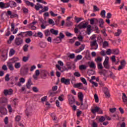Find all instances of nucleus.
Returning a JSON list of instances; mask_svg holds the SVG:
<instances>
[{"label":"nucleus","instance_id":"3c124183","mask_svg":"<svg viewBox=\"0 0 127 127\" xmlns=\"http://www.w3.org/2000/svg\"><path fill=\"white\" fill-rule=\"evenodd\" d=\"M109 46V43L107 41H104L103 43V48H106Z\"/></svg>","mask_w":127,"mask_h":127},{"label":"nucleus","instance_id":"5fc2aeb1","mask_svg":"<svg viewBox=\"0 0 127 127\" xmlns=\"http://www.w3.org/2000/svg\"><path fill=\"white\" fill-rule=\"evenodd\" d=\"M76 23H79V22H80V21H81V20H82V18H77V17H75L74 18Z\"/></svg>","mask_w":127,"mask_h":127},{"label":"nucleus","instance_id":"bb28decb","mask_svg":"<svg viewBox=\"0 0 127 127\" xmlns=\"http://www.w3.org/2000/svg\"><path fill=\"white\" fill-rule=\"evenodd\" d=\"M55 43H60L62 41V40L59 37H58L54 39Z\"/></svg>","mask_w":127,"mask_h":127},{"label":"nucleus","instance_id":"f3484780","mask_svg":"<svg viewBox=\"0 0 127 127\" xmlns=\"http://www.w3.org/2000/svg\"><path fill=\"white\" fill-rule=\"evenodd\" d=\"M40 8H43V6L39 3H37L36 5H35V9H36V10H39Z\"/></svg>","mask_w":127,"mask_h":127},{"label":"nucleus","instance_id":"473e14b6","mask_svg":"<svg viewBox=\"0 0 127 127\" xmlns=\"http://www.w3.org/2000/svg\"><path fill=\"white\" fill-rule=\"evenodd\" d=\"M47 45V44L45 42H41L40 43V46L41 47V48H45Z\"/></svg>","mask_w":127,"mask_h":127},{"label":"nucleus","instance_id":"f03ea898","mask_svg":"<svg viewBox=\"0 0 127 127\" xmlns=\"http://www.w3.org/2000/svg\"><path fill=\"white\" fill-rule=\"evenodd\" d=\"M88 24H89L88 22H86L85 23H84V22H81L78 24V27H79V29H85V28H87Z\"/></svg>","mask_w":127,"mask_h":127},{"label":"nucleus","instance_id":"a18cd8bd","mask_svg":"<svg viewBox=\"0 0 127 127\" xmlns=\"http://www.w3.org/2000/svg\"><path fill=\"white\" fill-rule=\"evenodd\" d=\"M87 69V66L84 65H81L79 66V69L80 70H86Z\"/></svg>","mask_w":127,"mask_h":127},{"label":"nucleus","instance_id":"dca6fc26","mask_svg":"<svg viewBox=\"0 0 127 127\" xmlns=\"http://www.w3.org/2000/svg\"><path fill=\"white\" fill-rule=\"evenodd\" d=\"M87 34L90 35L92 32V26L91 25H87Z\"/></svg>","mask_w":127,"mask_h":127},{"label":"nucleus","instance_id":"f704fd0d","mask_svg":"<svg viewBox=\"0 0 127 127\" xmlns=\"http://www.w3.org/2000/svg\"><path fill=\"white\" fill-rule=\"evenodd\" d=\"M106 73H107L106 69H103L99 71V74H100V75H104V76H106Z\"/></svg>","mask_w":127,"mask_h":127},{"label":"nucleus","instance_id":"393cba45","mask_svg":"<svg viewBox=\"0 0 127 127\" xmlns=\"http://www.w3.org/2000/svg\"><path fill=\"white\" fill-rule=\"evenodd\" d=\"M25 2L26 4H27V5H30L32 7H33L34 6V4L28 0H26Z\"/></svg>","mask_w":127,"mask_h":127},{"label":"nucleus","instance_id":"e2e57ef3","mask_svg":"<svg viewBox=\"0 0 127 127\" xmlns=\"http://www.w3.org/2000/svg\"><path fill=\"white\" fill-rule=\"evenodd\" d=\"M62 40L65 37V35H64L62 32L60 33V36L59 37Z\"/></svg>","mask_w":127,"mask_h":127},{"label":"nucleus","instance_id":"423d86ee","mask_svg":"<svg viewBox=\"0 0 127 127\" xmlns=\"http://www.w3.org/2000/svg\"><path fill=\"white\" fill-rule=\"evenodd\" d=\"M12 93H13V91L11 89H10L9 90L4 89L3 91V94L4 96H10L12 95Z\"/></svg>","mask_w":127,"mask_h":127},{"label":"nucleus","instance_id":"09e8293b","mask_svg":"<svg viewBox=\"0 0 127 127\" xmlns=\"http://www.w3.org/2000/svg\"><path fill=\"white\" fill-rule=\"evenodd\" d=\"M97 67L98 69H99V70H101V69L103 68V64H102V63H98Z\"/></svg>","mask_w":127,"mask_h":127},{"label":"nucleus","instance_id":"2eb2a0df","mask_svg":"<svg viewBox=\"0 0 127 127\" xmlns=\"http://www.w3.org/2000/svg\"><path fill=\"white\" fill-rule=\"evenodd\" d=\"M99 108L100 107H99L98 106H96L94 107V108H91V113H92V114H93V115H95L96 114V113H98V112H99Z\"/></svg>","mask_w":127,"mask_h":127},{"label":"nucleus","instance_id":"ddd939ff","mask_svg":"<svg viewBox=\"0 0 127 127\" xmlns=\"http://www.w3.org/2000/svg\"><path fill=\"white\" fill-rule=\"evenodd\" d=\"M9 6L11 7V8H13V7H16L17 6L16 2L13 1H9Z\"/></svg>","mask_w":127,"mask_h":127},{"label":"nucleus","instance_id":"ea45409f","mask_svg":"<svg viewBox=\"0 0 127 127\" xmlns=\"http://www.w3.org/2000/svg\"><path fill=\"white\" fill-rule=\"evenodd\" d=\"M29 28L32 30H35V29H36V27L33 25H32V24H30L29 25Z\"/></svg>","mask_w":127,"mask_h":127},{"label":"nucleus","instance_id":"9d476101","mask_svg":"<svg viewBox=\"0 0 127 127\" xmlns=\"http://www.w3.org/2000/svg\"><path fill=\"white\" fill-rule=\"evenodd\" d=\"M68 98L69 104H70V105L74 104V102H75V98L74 96H73L72 95H68Z\"/></svg>","mask_w":127,"mask_h":127},{"label":"nucleus","instance_id":"bf43d9fd","mask_svg":"<svg viewBox=\"0 0 127 127\" xmlns=\"http://www.w3.org/2000/svg\"><path fill=\"white\" fill-rule=\"evenodd\" d=\"M50 13L51 16H53V17L57 16V15H58V14L54 13V12L52 11H51L50 12Z\"/></svg>","mask_w":127,"mask_h":127},{"label":"nucleus","instance_id":"13d9d810","mask_svg":"<svg viewBox=\"0 0 127 127\" xmlns=\"http://www.w3.org/2000/svg\"><path fill=\"white\" fill-rule=\"evenodd\" d=\"M109 111H110V113H115V112H116V111H117V108H110L109 109Z\"/></svg>","mask_w":127,"mask_h":127},{"label":"nucleus","instance_id":"f257e3e1","mask_svg":"<svg viewBox=\"0 0 127 127\" xmlns=\"http://www.w3.org/2000/svg\"><path fill=\"white\" fill-rule=\"evenodd\" d=\"M22 43H23V40L22 38L17 37L15 39L14 44L15 45H17V46L21 45Z\"/></svg>","mask_w":127,"mask_h":127},{"label":"nucleus","instance_id":"e433bc0d","mask_svg":"<svg viewBox=\"0 0 127 127\" xmlns=\"http://www.w3.org/2000/svg\"><path fill=\"white\" fill-rule=\"evenodd\" d=\"M122 33V30L121 29H118L117 32L115 33V36H120L121 34Z\"/></svg>","mask_w":127,"mask_h":127},{"label":"nucleus","instance_id":"79ce46f5","mask_svg":"<svg viewBox=\"0 0 127 127\" xmlns=\"http://www.w3.org/2000/svg\"><path fill=\"white\" fill-rule=\"evenodd\" d=\"M12 104H13L14 106H16V105L18 104V99L16 98L14 99L12 101Z\"/></svg>","mask_w":127,"mask_h":127},{"label":"nucleus","instance_id":"8fccbe9b","mask_svg":"<svg viewBox=\"0 0 127 127\" xmlns=\"http://www.w3.org/2000/svg\"><path fill=\"white\" fill-rule=\"evenodd\" d=\"M93 10L94 11H100V8L96 5H93Z\"/></svg>","mask_w":127,"mask_h":127},{"label":"nucleus","instance_id":"6e6552de","mask_svg":"<svg viewBox=\"0 0 127 127\" xmlns=\"http://www.w3.org/2000/svg\"><path fill=\"white\" fill-rule=\"evenodd\" d=\"M41 75L42 79L45 80V79H46V77H47V75H48V71L45 70H43L41 72Z\"/></svg>","mask_w":127,"mask_h":127},{"label":"nucleus","instance_id":"a878e982","mask_svg":"<svg viewBox=\"0 0 127 127\" xmlns=\"http://www.w3.org/2000/svg\"><path fill=\"white\" fill-rule=\"evenodd\" d=\"M7 66L10 71H13L14 70V67H13V65L11 63L8 64Z\"/></svg>","mask_w":127,"mask_h":127},{"label":"nucleus","instance_id":"37998d69","mask_svg":"<svg viewBox=\"0 0 127 127\" xmlns=\"http://www.w3.org/2000/svg\"><path fill=\"white\" fill-rule=\"evenodd\" d=\"M10 78H9V74H6V75L5 76V81L6 82H8Z\"/></svg>","mask_w":127,"mask_h":127},{"label":"nucleus","instance_id":"338daca9","mask_svg":"<svg viewBox=\"0 0 127 127\" xmlns=\"http://www.w3.org/2000/svg\"><path fill=\"white\" fill-rule=\"evenodd\" d=\"M48 22L50 24H54V21L52 19H49L48 20Z\"/></svg>","mask_w":127,"mask_h":127},{"label":"nucleus","instance_id":"680f3d73","mask_svg":"<svg viewBox=\"0 0 127 127\" xmlns=\"http://www.w3.org/2000/svg\"><path fill=\"white\" fill-rule=\"evenodd\" d=\"M106 54H107V55H111V54H112V50L110 49H108L106 51Z\"/></svg>","mask_w":127,"mask_h":127},{"label":"nucleus","instance_id":"774afa93","mask_svg":"<svg viewBox=\"0 0 127 127\" xmlns=\"http://www.w3.org/2000/svg\"><path fill=\"white\" fill-rule=\"evenodd\" d=\"M23 11L24 13H27L28 12V9L25 7H23Z\"/></svg>","mask_w":127,"mask_h":127},{"label":"nucleus","instance_id":"49530a36","mask_svg":"<svg viewBox=\"0 0 127 127\" xmlns=\"http://www.w3.org/2000/svg\"><path fill=\"white\" fill-rule=\"evenodd\" d=\"M105 121H106V118H105V117L104 116H101L99 118L100 123H103V122H105Z\"/></svg>","mask_w":127,"mask_h":127},{"label":"nucleus","instance_id":"58836bf2","mask_svg":"<svg viewBox=\"0 0 127 127\" xmlns=\"http://www.w3.org/2000/svg\"><path fill=\"white\" fill-rule=\"evenodd\" d=\"M90 83H91L92 84L93 87H98V83L93 81L92 80H89Z\"/></svg>","mask_w":127,"mask_h":127},{"label":"nucleus","instance_id":"1a4fd4ad","mask_svg":"<svg viewBox=\"0 0 127 127\" xmlns=\"http://www.w3.org/2000/svg\"><path fill=\"white\" fill-rule=\"evenodd\" d=\"M25 83V79L23 77H21L19 79V81L16 83L15 85L18 86V87H21V84Z\"/></svg>","mask_w":127,"mask_h":127},{"label":"nucleus","instance_id":"cd10ccee","mask_svg":"<svg viewBox=\"0 0 127 127\" xmlns=\"http://www.w3.org/2000/svg\"><path fill=\"white\" fill-rule=\"evenodd\" d=\"M49 97H54L55 96V93L53 90H50L48 92Z\"/></svg>","mask_w":127,"mask_h":127},{"label":"nucleus","instance_id":"aec40b11","mask_svg":"<svg viewBox=\"0 0 127 127\" xmlns=\"http://www.w3.org/2000/svg\"><path fill=\"white\" fill-rule=\"evenodd\" d=\"M50 32H51V33H52V34H54V35L57 36V35H58L59 31H58V30H56L54 29H51L50 30Z\"/></svg>","mask_w":127,"mask_h":127},{"label":"nucleus","instance_id":"0eeeda50","mask_svg":"<svg viewBox=\"0 0 127 127\" xmlns=\"http://www.w3.org/2000/svg\"><path fill=\"white\" fill-rule=\"evenodd\" d=\"M61 82L64 85H70V79H66L64 77L61 78Z\"/></svg>","mask_w":127,"mask_h":127},{"label":"nucleus","instance_id":"412c9836","mask_svg":"<svg viewBox=\"0 0 127 127\" xmlns=\"http://www.w3.org/2000/svg\"><path fill=\"white\" fill-rule=\"evenodd\" d=\"M120 53V50L118 49H113L112 50V54H115V55H118Z\"/></svg>","mask_w":127,"mask_h":127},{"label":"nucleus","instance_id":"c756f323","mask_svg":"<svg viewBox=\"0 0 127 127\" xmlns=\"http://www.w3.org/2000/svg\"><path fill=\"white\" fill-rule=\"evenodd\" d=\"M44 33H45V36H49V35H51V32H50V30L49 31V30H46L44 31Z\"/></svg>","mask_w":127,"mask_h":127},{"label":"nucleus","instance_id":"a211bd4d","mask_svg":"<svg viewBox=\"0 0 127 127\" xmlns=\"http://www.w3.org/2000/svg\"><path fill=\"white\" fill-rule=\"evenodd\" d=\"M10 61L12 63H17V61H19V58H18V57H14L11 59Z\"/></svg>","mask_w":127,"mask_h":127},{"label":"nucleus","instance_id":"4c0bfd02","mask_svg":"<svg viewBox=\"0 0 127 127\" xmlns=\"http://www.w3.org/2000/svg\"><path fill=\"white\" fill-rule=\"evenodd\" d=\"M74 76H75V77H81V74L80 73V72L79 71H75L74 73H73Z\"/></svg>","mask_w":127,"mask_h":127},{"label":"nucleus","instance_id":"0e129e2a","mask_svg":"<svg viewBox=\"0 0 127 127\" xmlns=\"http://www.w3.org/2000/svg\"><path fill=\"white\" fill-rule=\"evenodd\" d=\"M0 8H5L4 3L3 2H0Z\"/></svg>","mask_w":127,"mask_h":127},{"label":"nucleus","instance_id":"b1692460","mask_svg":"<svg viewBox=\"0 0 127 127\" xmlns=\"http://www.w3.org/2000/svg\"><path fill=\"white\" fill-rule=\"evenodd\" d=\"M7 13L8 14V15H10V18H13V17H14V16H16V14H12V13L11 12V11L10 10H8L7 12Z\"/></svg>","mask_w":127,"mask_h":127},{"label":"nucleus","instance_id":"72a5a7b5","mask_svg":"<svg viewBox=\"0 0 127 127\" xmlns=\"http://www.w3.org/2000/svg\"><path fill=\"white\" fill-rule=\"evenodd\" d=\"M51 116L53 119V121H54L55 122H56L57 121V117H56V115L55 113H52Z\"/></svg>","mask_w":127,"mask_h":127},{"label":"nucleus","instance_id":"39448f33","mask_svg":"<svg viewBox=\"0 0 127 127\" xmlns=\"http://www.w3.org/2000/svg\"><path fill=\"white\" fill-rule=\"evenodd\" d=\"M40 22L41 24V28L42 29H45L46 28V26H47V21L43 20V19H40Z\"/></svg>","mask_w":127,"mask_h":127},{"label":"nucleus","instance_id":"5701e85b","mask_svg":"<svg viewBox=\"0 0 127 127\" xmlns=\"http://www.w3.org/2000/svg\"><path fill=\"white\" fill-rule=\"evenodd\" d=\"M14 67L15 69H19L21 67V64L19 62L16 63L14 64Z\"/></svg>","mask_w":127,"mask_h":127},{"label":"nucleus","instance_id":"864d4df0","mask_svg":"<svg viewBox=\"0 0 127 127\" xmlns=\"http://www.w3.org/2000/svg\"><path fill=\"white\" fill-rule=\"evenodd\" d=\"M94 99L95 100L96 103H99V97H98V95H94Z\"/></svg>","mask_w":127,"mask_h":127},{"label":"nucleus","instance_id":"69168bd1","mask_svg":"<svg viewBox=\"0 0 127 127\" xmlns=\"http://www.w3.org/2000/svg\"><path fill=\"white\" fill-rule=\"evenodd\" d=\"M65 24L67 26H71V25H72V22L70 21H68L66 22Z\"/></svg>","mask_w":127,"mask_h":127},{"label":"nucleus","instance_id":"4be33fe9","mask_svg":"<svg viewBox=\"0 0 127 127\" xmlns=\"http://www.w3.org/2000/svg\"><path fill=\"white\" fill-rule=\"evenodd\" d=\"M89 66L90 68H91L92 69H96V64H95V63L93 62H91Z\"/></svg>","mask_w":127,"mask_h":127},{"label":"nucleus","instance_id":"7c9ffc66","mask_svg":"<svg viewBox=\"0 0 127 127\" xmlns=\"http://www.w3.org/2000/svg\"><path fill=\"white\" fill-rule=\"evenodd\" d=\"M123 96L122 99H123L124 103H127V95H126V94H125V93H123Z\"/></svg>","mask_w":127,"mask_h":127},{"label":"nucleus","instance_id":"4d7b16f0","mask_svg":"<svg viewBox=\"0 0 127 127\" xmlns=\"http://www.w3.org/2000/svg\"><path fill=\"white\" fill-rule=\"evenodd\" d=\"M28 57H23L22 59V61L23 62H27L28 61Z\"/></svg>","mask_w":127,"mask_h":127},{"label":"nucleus","instance_id":"c03bdc74","mask_svg":"<svg viewBox=\"0 0 127 127\" xmlns=\"http://www.w3.org/2000/svg\"><path fill=\"white\" fill-rule=\"evenodd\" d=\"M23 50L25 52L28 51V45L26 44L23 46Z\"/></svg>","mask_w":127,"mask_h":127},{"label":"nucleus","instance_id":"9b49d317","mask_svg":"<svg viewBox=\"0 0 127 127\" xmlns=\"http://www.w3.org/2000/svg\"><path fill=\"white\" fill-rule=\"evenodd\" d=\"M40 75V71L39 70L37 69L35 72V74L33 75V78L34 80H37L38 77Z\"/></svg>","mask_w":127,"mask_h":127},{"label":"nucleus","instance_id":"f8f14e48","mask_svg":"<svg viewBox=\"0 0 127 127\" xmlns=\"http://www.w3.org/2000/svg\"><path fill=\"white\" fill-rule=\"evenodd\" d=\"M71 84L73 85V87L74 88H78V89H81V88H82V86H83V84L82 83L74 84L73 83V81H71Z\"/></svg>","mask_w":127,"mask_h":127},{"label":"nucleus","instance_id":"de8ad7c7","mask_svg":"<svg viewBox=\"0 0 127 127\" xmlns=\"http://www.w3.org/2000/svg\"><path fill=\"white\" fill-rule=\"evenodd\" d=\"M100 14L102 17H106V11L105 10H102Z\"/></svg>","mask_w":127,"mask_h":127},{"label":"nucleus","instance_id":"20e7f679","mask_svg":"<svg viewBox=\"0 0 127 127\" xmlns=\"http://www.w3.org/2000/svg\"><path fill=\"white\" fill-rule=\"evenodd\" d=\"M104 67L106 69H110V64H109V57H106L105 61L103 63Z\"/></svg>","mask_w":127,"mask_h":127},{"label":"nucleus","instance_id":"6e6d98bb","mask_svg":"<svg viewBox=\"0 0 127 127\" xmlns=\"http://www.w3.org/2000/svg\"><path fill=\"white\" fill-rule=\"evenodd\" d=\"M37 36L38 37H40V38H42V37H43V34L41 32H38L37 33Z\"/></svg>","mask_w":127,"mask_h":127},{"label":"nucleus","instance_id":"052dcab7","mask_svg":"<svg viewBox=\"0 0 127 127\" xmlns=\"http://www.w3.org/2000/svg\"><path fill=\"white\" fill-rule=\"evenodd\" d=\"M77 38L79 41H83V40L84 39V37L81 35H79Z\"/></svg>","mask_w":127,"mask_h":127},{"label":"nucleus","instance_id":"6ab92c4d","mask_svg":"<svg viewBox=\"0 0 127 127\" xmlns=\"http://www.w3.org/2000/svg\"><path fill=\"white\" fill-rule=\"evenodd\" d=\"M78 97L80 102H83L84 101V95L82 92L79 93Z\"/></svg>","mask_w":127,"mask_h":127},{"label":"nucleus","instance_id":"603ef678","mask_svg":"<svg viewBox=\"0 0 127 127\" xmlns=\"http://www.w3.org/2000/svg\"><path fill=\"white\" fill-rule=\"evenodd\" d=\"M81 80L82 83L84 84V85H87L88 83H87V80H86V79L84 78L81 77Z\"/></svg>","mask_w":127,"mask_h":127},{"label":"nucleus","instance_id":"7ed1b4c3","mask_svg":"<svg viewBox=\"0 0 127 127\" xmlns=\"http://www.w3.org/2000/svg\"><path fill=\"white\" fill-rule=\"evenodd\" d=\"M90 46L91 47H94V48H91V50H93V49H94L95 50L98 49V43H97V41L94 40L90 42Z\"/></svg>","mask_w":127,"mask_h":127},{"label":"nucleus","instance_id":"a19ab883","mask_svg":"<svg viewBox=\"0 0 127 127\" xmlns=\"http://www.w3.org/2000/svg\"><path fill=\"white\" fill-rule=\"evenodd\" d=\"M95 61L97 62V63H99V62H102V61H103V59L100 57H98L95 59Z\"/></svg>","mask_w":127,"mask_h":127},{"label":"nucleus","instance_id":"c85d7f7f","mask_svg":"<svg viewBox=\"0 0 127 127\" xmlns=\"http://www.w3.org/2000/svg\"><path fill=\"white\" fill-rule=\"evenodd\" d=\"M15 53V51L13 49H11L10 50L9 55L10 57L13 56V55H14Z\"/></svg>","mask_w":127,"mask_h":127},{"label":"nucleus","instance_id":"c9c22d12","mask_svg":"<svg viewBox=\"0 0 127 127\" xmlns=\"http://www.w3.org/2000/svg\"><path fill=\"white\" fill-rule=\"evenodd\" d=\"M20 120H21V117L19 115H17L15 118V122H20Z\"/></svg>","mask_w":127,"mask_h":127},{"label":"nucleus","instance_id":"4468645a","mask_svg":"<svg viewBox=\"0 0 127 127\" xmlns=\"http://www.w3.org/2000/svg\"><path fill=\"white\" fill-rule=\"evenodd\" d=\"M104 94L106 95V98H110V91H109V89H108V88L106 87H104Z\"/></svg>","mask_w":127,"mask_h":127},{"label":"nucleus","instance_id":"2f4dec72","mask_svg":"<svg viewBox=\"0 0 127 127\" xmlns=\"http://www.w3.org/2000/svg\"><path fill=\"white\" fill-rule=\"evenodd\" d=\"M13 39H14V36L11 35L9 37V40L7 41V43H9V44H10V43H11V42L12 41V40H13Z\"/></svg>","mask_w":127,"mask_h":127}]
</instances>
